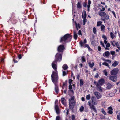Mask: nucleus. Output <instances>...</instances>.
Listing matches in <instances>:
<instances>
[{"label":"nucleus","mask_w":120,"mask_h":120,"mask_svg":"<svg viewBox=\"0 0 120 120\" xmlns=\"http://www.w3.org/2000/svg\"><path fill=\"white\" fill-rule=\"evenodd\" d=\"M110 54V53L109 51H107L103 54V56L105 57L108 56Z\"/></svg>","instance_id":"18"},{"label":"nucleus","mask_w":120,"mask_h":120,"mask_svg":"<svg viewBox=\"0 0 120 120\" xmlns=\"http://www.w3.org/2000/svg\"><path fill=\"white\" fill-rule=\"evenodd\" d=\"M105 60L106 62H109V63H110L111 62V61L110 60Z\"/></svg>","instance_id":"59"},{"label":"nucleus","mask_w":120,"mask_h":120,"mask_svg":"<svg viewBox=\"0 0 120 120\" xmlns=\"http://www.w3.org/2000/svg\"><path fill=\"white\" fill-rule=\"evenodd\" d=\"M110 42L112 45L113 46H115L116 44V42L114 41H111Z\"/></svg>","instance_id":"30"},{"label":"nucleus","mask_w":120,"mask_h":120,"mask_svg":"<svg viewBox=\"0 0 120 120\" xmlns=\"http://www.w3.org/2000/svg\"><path fill=\"white\" fill-rule=\"evenodd\" d=\"M22 56L21 54H19L18 55V58L19 59H20L21 58Z\"/></svg>","instance_id":"63"},{"label":"nucleus","mask_w":120,"mask_h":120,"mask_svg":"<svg viewBox=\"0 0 120 120\" xmlns=\"http://www.w3.org/2000/svg\"><path fill=\"white\" fill-rule=\"evenodd\" d=\"M103 72L104 74V75H105L106 76H107V75L108 73L106 70L105 69L103 71Z\"/></svg>","instance_id":"37"},{"label":"nucleus","mask_w":120,"mask_h":120,"mask_svg":"<svg viewBox=\"0 0 120 120\" xmlns=\"http://www.w3.org/2000/svg\"><path fill=\"white\" fill-rule=\"evenodd\" d=\"M94 94L98 99L101 98L102 97L101 94L98 92L96 91L94 92Z\"/></svg>","instance_id":"12"},{"label":"nucleus","mask_w":120,"mask_h":120,"mask_svg":"<svg viewBox=\"0 0 120 120\" xmlns=\"http://www.w3.org/2000/svg\"><path fill=\"white\" fill-rule=\"evenodd\" d=\"M101 30L104 32H105V26L104 25H101Z\"/></svg>","instance_id":"26"},{"label":"nucleus","mask_w":120,"mask_h":120,"mask_svg":"<svg viewBox=\"0 0 120 120\" xmlns=\"http://www.w3.org/2000/svg\"><path fill=\"white\" fill-rule=\"evenodd\" d=\"M100 43L101 44V45H102V47L105 48V45H104V44L103 43V42L101 41H100Z\"/></svg>","instance_id":"50"},{"label":"nucleus","mask_w":120,"mask_h":120,"mask_svg":"<svg viewBox=\"0 0 120 120\" xmlns=\"http://www.w3.org/2000/svg\"><path fill=\"white\" fill-rule=\"evenodd\" d=\"M69 93H71V95H73L74 94V92L72 90V86L71 84H69Z\"/></svg>","instance_id":"17"},{"label":"nucleus","mask_w":120,"mask_h":120,"mask_svg":"<svg viewBox=\"0 0 120 120\" xmlns=\"http://www.w3.org/2000/svg\"><path fill=\"white\" fill-rule=\"evenodd\" d=\"M81 100L83 101H85V98L84 97H82V98Z\"/></svg>","instance_id":"64"},{"label":"nucleus","mask_w":120,"mask_h":120,"mask_svg":"<svg viewBox=\"0 0 120 120\" xmlns=\"http://www.w3.org/2000/svg\"><path fill=\"white\" fill-rule=\"evenodd\" d=\"M62 104L64 106H66L67 105L66 100L64 98L62 97L60 100Z\"/></svg>","instance_id":"16"},{"label":"nucleus","mask_w":120,"mask_h":120,"mask_svg":"<svg viewBox=\"0 0 120 120\" xmlns=\"http://www.w3.org/2000/svg\"><path fill=\"white\" fill-rule=\"evenodd\" d=\"M102 38L104 40H107V37L105 35H103L102 36Z\"/></svg>","instance_id":"46"},{"label":"nucleus","mask_w":120,"mask_h":120,"mask_svg":"<svg viewBox=\"0 0 120 120\" xmlns=\"http://www.w3.org/2000/svg\"><path fill=\"white\" fill-rule=\"evenodd\" d=\"M58 100H56L55 102V108L56 112L57 114L60 113L59 108L58 106Z\"/></svg>","instance_id":"7"},{"label":"nucleus","mask_w":120,"mask_h":120,"mask_svg":"<svg viewBox=\"0 0 120 120\" xmlns=\"http://www.w3.org/2000/svg\"><path fill=\"white\" fill-rule=\"evenodd\" d=\"M105 82V81L104 79L102 78L98 80V82L97 83L96 81L94 80V83L95 85L98 84L99 85L102 86L104 83Z\"/></svg>","instance_id":"6"},{"label":"nucleus","mask_w":120,"mask_h":120,"mask_svg":"<svg viewBox=\"0 0 120 120\" xmlns=\"http://www.w3.org/2000/svg\"><path fill=\"white\" fill-rule=\"evenodd\" d=\"M118 69L117 68H115L111 71L110 73L111 75H116L118 73Z\"/></svg>","instance_id":"8"},{"label":"nucleus","mask_w":120,"mask_h":120,"mask_svg":"<svg viewBox=\"0 0 120 120\" xmlns=\"http://www.w3.org/2000/svg\"><path fill=\"white\" fill-rule=\"evenodd\" d=\"M110 37L112 39H113L115 37V35L112 32H111L110 33Z\"/></svg>","instance_id":"36"},{"label":"nucleus","mask_w":120,"mask_h":120,"mask_svg":"<svg viewBox=\"0 0 120 120\" xmlns=\"http://www.w3.org/2000/svg\"><path fill=\"white\" fill-rule=\"evenodd\" d=\"M117 76L116 75L114 76L110 75L109 77V80L114 82H116L117 81Z\"/></svg>","instance_id":"14"},{"label":"nucleus","mask_w":120,"mask_h":120,"mask_svg":"<svg viewBox=\"0 0 120 120\" xmlns=\"http://www.w3.org/2000/svg\"><path fill=\"white\" fill-rule=\"evenodd\" d=\"M75 98V97L74 96H71V98L70 99H69L73 100H74V99Z\"/></svg>","instance_id":"55"},{"label":"nucleus","mask_w":120,"mask_h":120,"mask_svg":"<svg viewBox=\"0 0 120 120\" xmlns=\"http://www.w3.org/2000/svg\"><path fill=\"white\" fill-rule=\"evenodd\" d=\"M98 14L100 16L104 17V19L103 18H101V19L102 21H105V19L108 20L109 19V16L106 14V13L105 12L100 11L99 12Z\"/></svg>","instance_id":"5"},{"label":"nucleus","mask_w":120,"mask_h":120,"mask_svg":"<svg viewBox=\"0 0 120 120\" xmlns=\"http://www.w3.org/2000/svg\"><path fill=\"white\" fill-rule=\"evenodd\" d=\"M75 24L76 25V28L77 30H78V28H80L81 27V26L80 24L79 23L77 24L76 22H75Z\"/></svg>","instance_id":"33"},{"label":"nucleus","mask_w":120,"mask_h":120,"mask_svg":"<svg viewBox=\"0 0 120 120\" xmlns=\"http://www.w3.org/2000/svg\"><path fill=\"white\" fill-rule=\"evenodd\" d=\"M78 34L79 35H82V33L80 30H79L78 32Z\"/></svg>","instance_id":"58"},{"label":"nucleus","mask_w":120,"mask_h":120,"mask_svg":"<svg viewBox=\"0 0 120 120\" xmlns=\"http://www.w3.org/2000/svg\"><path fill=\"white\" fill-rule=\"evenodd\" d=\"M75 116L74 115H72L71 116V120H76L75 119Z\"/></svg>","instance_id":"47"},{"label":"nucleus","mask_w":120,"mask_h":120,"mask_svg":"<svg viewBox=\"0 0 120 120\" xmlns=\"http://www.w3.org/2000/svg\"><path fill=\"white\" fill-rule=\"evenodd\" d=\"M101 112L104 115H106V112L103 109H101Z\"/></svg>","instance_id":"38"},{"label":"nucleus","mask_w":120,"mask_h":120,"mask_svg":"<svg viewBox=\"0 0 120 120\" xmlns=\"http://www.w3.org/2000/svg\"><path fill=\"white\" fill-rule=\"evenodd\" d=\"M120 114L119 113L118 114V115L117 116V119L118 120H120Z\"/></svg>","instance_id":"57"},{"label":"nucleus","mask_w":120,"mask_h":120,"mask_svg":"<svg viewBox=\"0 0 120 120\" xmlns=\"http://www.w3.org/2000/svg\"><path fill=\"white\" fill-rule=\"evenodd\" d=\"M99 77V75L98 73L96 74V75L95 76V77L96 78H98Z\"/></svg>","instance_id":"61"},{"label":"nucleus","mask_w":120,"mask_h":120,"mask_svg":"<svg viewBox=\"0 0 120 120\" xmlns=\"http://www.w3.org/2000/svg\"><path fill=\"white\" fill-rule=\"evenodd\" d=\"M102 22L100 21H99L97 23V26L98 27L102 25Z\"/></svg>","instance_id":"34"},{"label":"nucleus","mask_w":120,"mask_h":120,"mask_svg":"<svg viewBox=\"0 0 120 120\" xmlns=\"http://www.w3.org/2000/svg\"><path fill=\"white\" fill-rule=\"evenodd\" d=\"M81 59L83 62H84L86 61V60L84 56L82 57L81 58Z\"/></svg>","instance_id":"49"},{"label":"nucleus","mask_w":120,"mask_h":120,"mask_svg":"<svg viewBox=\"0 0 120 120\" xmlns=\"http://www.w3.org/2000/svg\"><path fill=\"white\" fill-rule=\"evenodd\" d=\"M93 32L94 34H96L97 32V30L96 28L95 27H94L93 29Z\"/></svg>","instance_id":"41"},{"label":"nucleus","mask_w":120,"mask_h":120,"mask_svg":"<svg viewBox=\"0 0 120 120\" xmlns=\"http://www.w3.org/2000/svg\"><path fill=\"white\" fill-rule=\"evenodd\" d=\"M91 103L93 105H96L98 104L97 101L96 97L94 96H92L91 98Z\"/></svg>","instance_id":"11"},{"label":"nucleus","mask_w":120,"mask_h":120,"mask_svg":"<svg viewBox=\"0 0 120 120\" xmlns=\"http://www.w3.org/2000/svg\"><path fill=\"white\" fill-rule=\"evenodd\" d=\"M118 64V62L117 61H115L113 64H112V66L113 67H115Z\"/></svg>","instance_id":"32"},{"label":"nucleus","mask_w":120,"mask_h":120,"mask_svg":"<svg viewBox=\"0 0 120 120\" xmlns=\"http://www.w3.org/2000/svg\"><path fill=\"white\" fill-rule=\"evenodd\" d=\"M87 5V3L86 2H84L83 4V6L84 7H86Z\"/></svg>","instance_id":"51"},{"label":"nucleus","mask_w":120,"mask_h":120,"mask_svg":"<svg viewBox=\"0 0 120 120\" xmlns=\"http://www.w3.org/2000/svg\"><path fill=\"white\" fill-rule=\"evenodd\" d=\"M113 85H112L110 83H108L107 84V86L106 87L107 89H110L113 87Z\"/></svg>","instance_id":"24"},{"label":"nucleus","mask_w":120,"mask_h":120,"mask_svg":"<svg viewBox=\"0 0 120 120\" xmlns=\"http://www.w3.org/2000/svg\"><path fill=\"white\" fill-rule=\"evenodd\" d=\"M87 40L85 39H84L83 42L82 41H80L79 43L80 45V47H85V45L86 44V43H87Z\"/></svg>","instance_id":"15"},{"label":"nucleus","mask_w":120,"mask_h":120,"mask_svg":"<svg viewBox=\"0 0 120 120\" xmlns=\"http://www.w3.org/2000/svg\"><path fill=\"white\" fill-rule=\"evenodd\" d=\"M86 12L85 11H83L82 12V17L83 18H86Z\"/></svg>","instance_id":"20"},{"label":"nucleus","mask_w":120,"mask_h":120,"mask_svg":"<svg viewBox=\"0 0 120 120\" xmlns=\"http://www.w3.org/2000/svg\"><path fill=\"white\" fill-rule=\"evenodd\" d=\"M77 8L79 9H80L82 8V5L81 2H78L77 5Z\"/></svg>","instance_id":"28"},{"label":"nucleus","mask_w":120,"mask_h":120,"mask_svg":"<svg viewBox=\"0 0 120 120\" xmlns=\"http://www.w3.org/2000/svg\"><path fill=\"white\" fill-rule=\"evenodd\" d=\"M51 76L52 80L55 86V94H57L58 93L59 91L57 85L58 78V74L52 73Z\"/></svg>","instance_id":"2"},{"label":"nucleus","mask_w":120,"mask_h":120,"mask_svg":"<svg viewBox=\"0 0 120 120\" xmlns=\"http://www.w3.org/2000/svg\"><path fill=\"white\" fill-rule=\"evenodd\" d=\"M65 49V47L63 45H60L58 47L57 50L59 52H63Z\"/></svg>","instance_id":"13"},{"label":"nucleus","mask_w":120,"mask_h":120,"mask_svg":"<svg viewBox=\"0 0 120 120\" xmlns=\"http://www.w3.org/2000/svg\"><path fill=\"white\" fill-rule=\"evenodd\" d=\"M115 53V52L114 51H111V55H113Z\"/></svg>","instance_id":"56"},{"label":"nucleus","mask_w":120,"mask_h":120,"mask_svg":"<svg viewBox=\"0 0 120 120\" xmlns=\"http://www.w3.org/2000/svg\"><path fill=\"white\" fill-rule=\"evenodd\" d=\"M120 92V88H118L117 90H115V93L116 94H118Z\"/></svg>","instance_id":"40"},{"label":"nucleus","mask_w":120,"mask_h":120,"mask_svg":"<svg viewBox=\"0 0 120 120\" xmlns=\"http://www.w3.org/2000/svg\"><path fill=\"white\" fill-rule=\"evenodd\" d=\"M102 7L103 8L102 9H101V11H104L105 10V8H104L103 7V6H102Z\"/></svg>","instance_id":"62"},{"label":"nucleus","mask_w":120,"mask_h":120,"mask_svg":"<svg viewBox=\"0 0 120 120\" xmlns=\"http://www.w3.org/2000/svg\"><path fill=\"white\" fill-rule=\"evenodd\" d=\"M84 107L82 106H81L79 109V110L81 112H82L84 110Z\"/></svg>","instance_id":"42"},{"label":"nucleus","mask_w":120,"mask_h":120,"mask_svg":"<svg viewBox=\"0 0 120 120\" xmlns=\"http://www.w3.org/2000/svg\"><path fill=\"white\" fill-rule=\"evenodd\" d=\"M91 2L90 0H88V5H87L88 8V11H89V8L90 7V4H91Z\"/></svg>","instance_id":"27"},{"label":"nucleus","mask_w":120,"mask_h":120,"mask_svg":"<svg viewBox=\"0 0 120 120\" xmlns=\"http://www.w3.org/2000/svg\"><path fill=\"white\" fill-rule=\"evenodd\" d=\"M83 18V22H84V23H83V25H84L85 24V22H86V18H85H85Z\"/></svg>","instance_id":"52"},{"label":"nucleus","mask_w":120,"mask_h":120,"mask_svg":"<svg viewBox=\"0 0 120 120\" xmlns=\"http://www.w3.org/2000/svg\"><path fill=\"white\" fill-rule=\"evenodd\" d=\"M7 21L8 22L11 21L13 24H15L18 22V21L15 17V14L13 13L11 14L9 19H7Z\"/></svg>","instance_id":"4"},{"label":"nucleus","mask_w":120,"mask_h":120,"mask_svg":"<svg viewBox=\"0 0 120 120\" xmlns=\"http://www.w3.org/2000/svg\"><path fill=\"white\" fill-rule=\"evenodd\" d=\"M95 85L96 86V87L98 88V89L99 90V91L101 92L102 91V89L101 87V86L99 85L98 84Z\"/></svg>","instance_id":"23"},{"label":"nucleus","mask_w":120,"mask_h":120,"mask_svg":"<svg viewBox=\"0 0 120 120\" xmlns=\"http://www.w3.org/2000/svg\"><path fill=\"white\" fill-rule=\"evenodd\" d=\"M87 47L88 48L89 50L91 51L92 49L90 48L87 44H85V48Z\"/></svg>","instance_id":"31"},{"label":"nucleus","mask_w":120,"mask_h":120,"mask_svg":"<svg viewBox=\"0 0 120 120\" xmlns=\"http://www.w3.org/2000/svg\"><path fill=\"white\" fill-rule=\"evenodd\" d=\"M102 64L103 65H105L106 66H108L109 67V68H110L109 67V65L106 62H105L104 63H102Z\"/></svg>","instance_id":"39"},{"label":"nucleus","mask_w":120,"mask_h":120,"mask_svg":"<svg viewBox=\"0 0 120 120\" xmlns=\"http://www.w3.org/2000/svg\"><path fill=\"white\" fill-rule=\"evenodd\" d=\"M108 113L110 114H112L113 113V112L112 110H109V111Z\"/></svg>","instance_id":"54"},{"label":"nucleus","mask_w":120,"mask_h":120,"mask_svg":"<svg viewBox=\"0 0 120 120\" xmlns=\"http://www.w3.org/2000/svg\"><path fill=\"white\" fill-rule=\"evenodd\" d=\"M80 86H82L84 84L83 80L82 79H81L80 80Z\"/></svg>","instance_id":"35"},{"label":"nucleus","mask_w":120,"mask_h":120,"mask_svg":"<svg viewBox=\"0 0 120 120\" xmlns=\"http://www.w3.org/2000/svg\"><path fill=\"white\" fill-rule=\"evenodd\" d=\"M88 64L89 66L91 68H93V67L94 65V63L93 62L92 63L89 62L88 63Z\"/></svg>","instance_id":"22"},{"label":"nucleus","mask_w":120,"mask_h":120,"mask_svg":"<svg viewBox=\"0 0 120 120\" xmlns=\"http://www.w3.org/2000/svg\"><path fill=\"white\" fill-rule=\"evenodd\" d=\"M61 118L60 116H59L56 117V120H61Z\"/></svg>","instance_id":"44"},{"label":"nucleus","mask_w":120,"mask_h":120,"mask_svg":"<svg viewBox=\"0 0 120 120\" xmlns=\"http://www.w3.org/2000/svg\"><path fill=\"white\" fill-rule=\"evenodd\" d=\"M74 38L75 40H76L77 39L78 36L75 31H74Z\"/></svg>","instance_id":"21"},{"label":"nucleus","mask_w":120,"mask_h":120,"mask_svg":"<svg viewBox=\"0 0 120 120\" xmlns=\"http://www.w3.org/2000/svg\"><path fill=\"white\" fill-rule=\"evenodd\" d=\"M47 1V0H41V2L44 4L46 3Z\"/></svg>","instance_id":"48"},{"label":"nucleus","mask_w":120,"mask_h":120,"mask_svg":"<svg viewBox=\"0 0 120 120\" xmlns=\"http://www.w3.org/2000/svg\"><path fill=\"white\" fill-rule=\"evenodd\" d=\"M62 60V55L59 53H57L55 56V60L52 62V66L54 70L52 73L53 74H58L57 71V62H60Z\"/></svg>","instance_id":"1"},{"label":"nucleus","mask_w":120,"mask_h":120,"mask_svg":"<svg viewBox=\"0 0 120 120\" xmlns=\"http://www.w3.org/2000/svg\"><path fill=\"white\" fill-rule=\"evenodd\" d=\"M106 44V47L105 48L106 50H109L110 49L109 48L110 46V44L109 43H107Z\"/></svg>","instance_id":"25"},{"label":"nucleus","mask_w":120,"mask_h":120,"mask_svg":"<svg viewBox=\"0 0 120 120\" xmlns=\"http://www.w3.org/2000/svg\"><path fill=\"white\" fill-rule=\"evenodd\" d=\"M98 51H101V48L100 46H98Z\"/></svg>","instance_id":"60"},{"label":"nucleus","mask_w":120,"mask_h":120,"mask_svg":"<svg viewBox=\"0 0 120 120\" xmlns=\"http://www.w3.org/2000/svg\"><path fill=\"white\" fill-rule=\"evenodd\" d=\"M73 81L71 79H70L69 80V83L70 84L72 83V82Z\"/></svg>","instance_id":"53"},{"label":"nucleus","mask_w":120,"mask_h":120,"mask_svg":"<svg viewBox=\"0 0 120 120\" xmlns=\"http://www.w3.org/2000/svg\"><path fill=\"white\" fill-rule=\"evenodd\" d=\"M72 38V36L71 34H67L61 38L60 42H68L71 40Z\"/></svg>","instance_id":"3"},{"label":"nucleus","mask_w":120,"mask_h":120,"mask_svg":"<svg viewBox=\"0 0 120 120\" xmlns=\"http://www.w3.org/2000/svg\"><path fill=\"white\" fill-rule=\"evenodd\" d=\"M63 74L62 75L63 76H64L67 75V74L68 73V71L67 70L66 71H65L64 70H62Z\"/></svg>","instance_id":"29"},{"label":"nucleus","mask_w":120,"mask_h":120,"mask_svg":"<svg viewBox=\"0 0 120 120\" xmlns=\"http://www.w3.org/2000/svg\"><path fill=\"white\" fill-rule=\"evenodd\" d=\"M88 105L90 107L91 109L93 110L94 112H96L97 110L96 109L94 105L91 104V101L90 100L89 101H88Z\"/></svg>","instance_id":"10"},{"label":"nucleus","mask_w":120,"mask_h":120,"mask_svg":"<svg viewBox=\"0 0 120 120\" xmlns=\"http://www.w3.org/2000/svg\"><path fill=\"white\" fill-rule=\"evenodd\" d=\"M114 94L112 92H111L109 94V96L110 97H112L114 95Z\"/></svg>","instance_id":"45"},{"label":"nucleus","mask_w":120,"mask_h":120,"mask_svg":"<svg viewBox=\"0 0 120 120\" xmlns=\"http://www.w3.org/2000/svg\"><path fill=\"white\" fill-rule=\"evenodd\" d=\"M69 108L72 109L74 107V101L69 99Z\"/></svg>","instance_id":"9"},{"label":"nucleus","mask_w":120,"mask_h":120,"mask_svg":"<svg viewBox=\"0 0 120 120\" xmlns=\"http://www.w3.org/2000/svg\"><path fill=\"white\" fill-rule=\"evenodd\" d=\"M90 94L87 95L86 96V99L87 100H89L90 99Z\"/></svg>","instance_id":"43"},{"label":"nucleus","mask_w":120,"mask_h":120,"mask_svg":"<svg viewBox=\"0 0 120 120\" xmlns=\"http://www.w3.org/2000/svg\"><path fill=\"white\" fill-rule=\"evenodd\" d=\"M62 68L64 70H66L68 68V67L67 64H64L62 66Z\"/></svg>","instance_id":"19"}]
</instances>
